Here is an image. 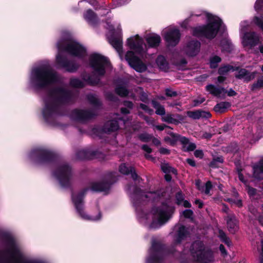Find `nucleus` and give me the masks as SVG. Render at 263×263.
<instances>
[{
  "mask_svg": "<svg viewBox=\"0 0 263 263\" xmlns=\"http://www.w3.org/2000/svg\"><path fill=\"white\" fill-rule=\"evenodd\" d=\"M217 132V128L212 127L210 128L209 132H205L203 134V137L206 139H210Z\"/></svg>",
  "mask_w": 263,
  "mask_h": 263,
  "instance_id": "obj_45",
  "label": "nucleus"
},
{
  "mask_svg": "<svg viewBox=\"0 0 263 263\" xmlns=\"http://www.w3.org/2000/svg\"><path fill=\"white\" fill-rule=\"evenodd\" d=\"M219 236L220 240L226 245H229L230 241L226 234L221 230L219 231Z\"/></svg>",
  "mask_w": 263,
  "mask_h": 263,
  "instance_id": "obj_47",
  "label": "nucleus"
},
{
  "mask_svg": "<svg viewBox=\"0 0 263 263\" xmlns=\"http://www.w3.org/2000/svg\"><path fill=\"white\" fill-rule=\"evenodd\" d=\"M156 63L160 69L165 71L168 70L169 64L164 56L158 55L156 60Z\"/></svg>",
  "mask_w": 263,
  "mask_h": 263,
  "instance_id": "obj_31",
  "label": "nucleus"
},
{
  "mask_svg": "<svg viewBox=\"0 0 263 263\" xmlns=\"http://www.w3.org/2000/svg\"><path fill=\"white\" fill-rule=\"evenodd\" d=\"M47 96L44 100L45 106L42 110V115L47 123L53 125L55 123V116L65 115L60 106L72 102L74 96L70 90L58 86L50 89L48 91Z\"/></svg>",
  "mask_w": 263,
  "mask_h": 263,
  "instance_id": "obj_1",
  "label": "nucleus"
},
{
  "mask_svg": "<svg viewBox=\"0 0 263 263\" xmlns=\"http://www.w3.org/2000/svg\"><path fill=\"white\" fill-rule=\"evenodd\" d=\"M87 99L90 104L95 106L100 107L102 105L99 100L92 94L88 95L87 96Z\"/></svg>",
  "mask_w": 263,
  "mask_h": 263,
  "instance_id": "obj_39",
  "label": "nucleus"
},
{
  "mask_svg": "<svg viewBox=\"0 0 263 263\" xmlns=\"http://www.w3.org/2000/svg\"><path fill=\"white\" fill-rule=\"evenodd\" d=\"M263 87V78L258 79L256 82H254L251 86V89L252 91H255L257 89H260Z\"/></svg>",
  "mask_w": 263,
  "mask_h": 263,
  "instance_id": "obj_46",
  "label": "nucleus"
},
{
  "mask_svg": "<svg viewBox=\"0 0 263 263\" xmlns=\"http://www.w3.org/2000/svg\"><path fill=\"white\" fill-rule=\"evenodd\" d=\"M213 187L211 181H208L205 184V189L204 192L206 195H208L210 193V190Z\"/></svg>",
  "mask_w": 263,
  "mask_h": 263,
  "instance_id": "obj_56",
  "label": "nucleus"
},
{
  "mask_svg": "<svg viewBox=\"0 0 263 263\" xmlns=\"http://www.w3.org/2000/svg\"><path fill=\"white\" fill-rule=\"evenodd\" d=\"M181 34L178 29H174L166 32L164 34V40L168 45L176 46L179 42Z\"/></svg>",
  "mask_w": 263,
  "mask_h": 263,
  "instance_id": "obj_17",
  "label": "nucleus"
},
{
  "mask_svg": "<svg viewBox=\"0 0 263 263\" xmlns=\"http://www.w3.org/2000/svg\"><path fill=\"white\" fill-rule=\"evenodd\" d=\"M141 149L147 154H151L152 152V149L147 144H143L141 147Z\"/></svg>",
  "mask_w": 263,
  "mask_h": 263,
  "instance_id": "obj_63",
  "label": "nucleus"
},
{
  "mask_svg": "<svg viewBox=\"0 0 263 263\" xmlns=\"http://www.w3.org/2000/svg\"><path fill=\"white\" fill-rule=\"evenodd\" d=\"M161 37L158 34L151 35L146 38V41L150 48H157L161 43Z\"/></svg>",
  "mask_w": 263,
  "mask_h": 263,
  "instance_id": "obj_29",
  "label": "nucleus"
},
{
  "mask_svg": "<svg viewBox=\"0 0 263 263\" xmlns=\"http://www.w3.org/2000/svg\"><path fill=\"white\" fill-rule=\"evenodd\" d=\"M153 138V136L152 135L146 133L140 134L138 136L139 139L143 142H148L151 141Z\"/></svg>",
  "mask_w": 263,
  "mask_h": 263,
  "instance_id": "obj_41",
  "label": "nucleus"
},
{
  "mask_svg": "<svg viewBox=\"0 0 263 263\" xmlns=\"http://www.w3.org/2000/svg\"><path fill=\"white\" fill-rule=\"evenodd\" d=\"M222 24V20L218 18L206 25L194 27L192 29V34L198 38L204 37L212 40L217 35Z\"/></svg>",
  "mask_w": 263,
  "mask_h": 263,
  "instance_id": "obj_9",
  "label": "nucleus"
},
{
  "mask_svg": "<svg viewBox=\"0 0 263 263\" xmlns=\"http://www.w3.org/2000/svg\"><path fill=\"white\" fill-rule=\"evenodd\" d=\"M129 174L131 175V177L134 181L138 180L139 179L141 178L137 174L134 167L133 168Z\"/></svg>",
  "mask_w": 263,
  "mask_h": 263,
  "instance_id": "obj_58",
  "label": "nucleus"
},
{
  "mask_svg": "<svg viewBox=\"0 0 263 263\" xmlns=\"http://www.w3.org/2000/svg\"><path fill=\"white\" fill-rule=\"evenodd\" d=\"M123 104L125 107H126L128 109H132L134 106V104L133 102L130 101H124L123 102Z\"/></svg>",
  "mask_w": 263,
  "mask_h": 263,
  "instance_id": "obj_61",
  "label": "nucleus"
},
{
  "mask_svg": "<svg viewBox=\"0 0 263 263\" xmlns=\"http://www.w3.org/2000/svg\"><path fill=\"white\" fill-rule=\"evenodd\" d=\"M259 42V37L255 32L245 33L242 41L245 47H250V48H252L256 46Z\"/></svg>",
  "mask_w": 263,
  "mask_h": 263,
  "instance_id": "obj_18",
  "label": "nucleus"
},
{
  "mask_svg": "<svg viewBox=\"0 0 263 263\" xmlns=\"http://www.w3.org/2000/svg\"><path fill=\"white\" fill-rule=\"evenodd\" d=\"M187 62L186 60L184 58H182L181 60H180L179 61L176 62V65L180 66H185V65L187 64Z\"/></svg>",
  "mask_w": 263,
  "mask_h": 263,
  "instance_id": "obj_64",
  "label": "nucleus"
},
{
  "mask_svg": "<svg viewBox=\"0 0 263 263\" xmlns=\"http://www.w3.org/2000/svg\"><path fill=\"white\" fill-rule=\"evenodd\" d=\"M189 251L193 261L195 263H211L214 260V251L211 248H206L200 240L192 242Z\"/></svg>",
  "mask_w": 263,
  "mask_h": 263,
  "instance_id": "obj_7",
  "label": "nucleus"
},
{
  "mask_svg": "<svg viewBox=\"0 0 263 263\" xmlns=\"http://www.w3.org/2000/svg\"><path fill=\"white\" fill-rule=\"evenodd\" d=\"M134 167L130 166L128 167L124 163H121L119 168V172L124 175H129Z\"/></svg>",
  "mask_w": 263,
  "mask_h": 263,
  "instance_id": "obj_40",
  "label": "nucleus"
},
{
  "mask_svg": "<svg viewBox=\"0 0 263 263\" xmlns=\"http://www.w3.org/2000/svg\"><path fill=\"white\" fill-rule=\"evenodd\" d=\"M109 43L117 52H120L122 51L123 43L121 36H111L109 39Z\"/></svg>",
  "mask_w": 263,
  "mask_h": 263,
  "instance_id": "obj_25",
  "label": "nucleus"
},
{
  "mask_svg": "<svg viewBox=\"0 0 263 263\" xmlns=\"http://www.w3.org/2000/svg\"><path fill=\"white\" fill-rule=\"evenodd\" d=\"M53 174L62 187L68 189L71 187L72 170L71 166L68 163H64L59 165Z\"/></svg>",
  "mask_w": 263,
  "mask_h": 263,
  "instance_id": "obj_12",
  "label": "nucleus"
},
{
  "mask_svg": "<svg viewBox=\"0 0 263 263\" xmlns=\"http://www.w3.org/2000/svg\"><path fill=\"white\" fill-rule=\"evenodd\" d=\"M194 214L193 211L191 209H186L182 212V215L185 218H192Z\"/></svg>",
  "mask_w": 263,
  "mask_h": 263,
  "instance_id": "obj_54",
  "label": "nucleus"
},
{
  "mask_svg": "<svg viewBox=\"0 0 263 263\" xmlns=\"http://www.w3.org/2000/svg\"><path fill=\"white\" fill-rule=\"evenodd\" d=\"M89 65L97 76L93 77L88 73H83L81 77L83 80L89 85L96 86L101 81L100 77L105 74L106 68L110 65V62L107 57L98 53H94L90 55Z\"/></svg>",
  "mask_w": 263,
  "mask_h": 263,
  "instance_id": "obj_6",
  "label": "nucleus"
},
{
  "mask_svg": "<svg viewBox=\"0 0 263 263\" xmlns=\"http://www.w3.org/2000/svg\"><path fill=\"white\" fill-rule=\"evenodd\" d=\"M221 61V58L217 55L212 58L210 60V65L211 68H216L217 67V64Z\"/></svg>",
  "mask_w": 263,
  "mask_h": 263,
  "instance_id": "obj_48",
  "label": "nucleus"
},
{
  "mask_svg": "<svg viewBox=\"0 0 263 263\" xmlns=\"http://www.w3.org/2000/svg\"><path fill=\"white\" fill-rule=\"evenodd\" d=\"M119 128V123L117 120H111L107 122L104 126V131L107 133L116 132Z\"/></svg>",
  "mask_w": 263,
  "mask_h": 263,
  "instance_id": "obj_30",
  "label": "nucleus"
},
{
  "mask_svg": "<svg viewBox=\"0 0 263 263\" xmlns=\"http://www.w3.org/2000/svg\"><path fill=\"white\" fill-rule=\"evenodd\" d=\"M186 114L189 118L194 120H199L201 118L209 119L212 117V115L209 111H206L202 109L187 111Z\"/></svg>",
  "mask_w": 263,
  "mask_h": 263,
  "instance_id": "obj_22",
  "label": "nucleus"
},
{
  "mask_svg": "<svg viewBox=\"0 0 263 263\" xmlns=\"http://www.w3.org/2000/svg\"><path fill=\"white\" fill-rule=\"evenodd\" d=\"M255 20L256 24L259 27H260L263 31V20H262L261 18H260L256 16L255 17Z\"/></svg>",
  "mask_w": 263,
  "mask_h": 263,
  "instance_id": "obj_59",
  "label": "nucleus"
},
{
  "mask_svg": "<svg viewBox=\"0 0 263 263\" xmlns=\"http://www.w3.org/2000/svg\"><path fill=\"white\" fill-rule=\"evenodd\" d=\"M201 44L197 40H191L186 44L185 47L186 54L191 57L197 55L200 50Z\"/></svg>",
  "mask_w": 263,
  "mask_h": 263,
  "instance_id": "obj_19",
  "label": "nucleus"
},
{
  "mask_svg": "<svg viewBox=\"0 0 263 263\" xmlns=\"http://www.w3.org/2000/svg\"><path fill=\"white\" fill-rule=\"evenodd\" d=\"M85 19L90 24H95L97 21V16L95 12L89 9L84 14Z\"/></svg>",
  "mask_w": 263,
  "mask_h": 263,
  "instance_id": "obj_32",
  "label": "nucleus"
},
{
  "mask_svg": "<svg viewBox=\"0 0 263 263\" xmlns=\"http://www.w3.org/2000/svg\"><path fill=\"white\" fill-rule=\"evenodd\" d=\"M117 180L116 173L110 172L107 174L106 179L101 181L91 182L90 189L95 192H107Z\"/></svg>",
  "mask_w": 263,
  "mask_h": 263,
  "instance_id": "obj_13",
  "label": "nucleus"
},
{
  "mask_svg": "<svg viewBox=\"0 0 263 263\" xmlns=\"http://www.w3.org/2000/svg\"><path fill=\"white\" fill-rule=\"evenodd\" d=\"M224 158L222 156L213 157L212 160L209 163V166L212 168H218L219 163H223Z\"/></svg>",
  "mask_w": 263,
  "mask_h": 263,
  "instance_id": "obj_37",
  "label": "nucleus"
},
{
  "mask_svg": "<svg viewBox=\"0 0 263 263\" xmlns=\"http://www.w3.org/2000/svg\"><path fill=\"white\" fill-rule=\"evenodd\" d=\"M100 153L98 151H90L89 149H82L78 151L76 154L78 160H91L97 158Z\"/></svg>",
  "mask_w": 263,
  "mask_h": 263,
  "instance_id": "obj_20",
  "label": "nucleus"
},
{
  "mask_svg": "<svg viewBox=\"0 0 263 263\" xmlns=\"http://www.w3.org/2000/svg\"><path fill=\"white\" fill-rule=\"evenodd\" d=\"M233 68V66L230 65L221 66L218 70V73L220 75H225Z\"/></svg>",
  "mask_w": 263,
  "mask_h": 263,
  "instance_id": "obj_43",
  "label": "nucleus"
},
{
  "mask_svg": "<svg viewBox=\"0 0 263 263\" xmlns=\"http://www.w3.org/2000/svg\"><path fill=\"white\" fill-rule=\"evenodd\" d=\"M155 128L157 130H158L159 131H162L164 129H166V128H169V129L171 128V129H172V128H171L170 126H169L168 125H166L165 124H160V125H156L155 126Z\"/></svg>",
  "mask_w": 263,
  "mask_h": 263,
  "instance_id": "obj_60",
  "label": "nucleus"
},
{
  "mask_svg": "<svg viewBox=\"0 0 263 263\" xmlns=\"http://www.w3.org/2000/svg\"><path fill=\"white\" fill-rule=\"evenodd\" d=\"M194 156L196 158H199L201 159L203 157L204 154L202 150L197 149L194 152Z\"/></svg>",
  "mask_w": 263,
  "mask_h": 263,
  "instance_id": "obj_62",
  "label": "nucleus"
},
{
  "mask_svg": "<svg viewBox=\"0 0 263 263\" xmlns=\"http://www.w3.org/2000/svg\"><path fill=\"white\" fill-rule=\"evenodd\" d=\"M231 129V126L229 124H224L222 127L217 129L218 134H221L222 133H227Z\"/></svg>",
  "mask_w": 263,
  "mask_h": 263,
  "instance_id": "obj_50",
  "label": "nucleus"
},
{
  "mask_svg": "<svg viewBox=\"0 0 263 263\" xmlns=\"http://www.w3.org/2000/svg\"><path fill=\"white\" fill-rule=\"evenodd\" d=\"M152 104L153 107L156 109L155 113L160 116H163L165 114V109L164 106L160 104V103L155 100H152Z\"/></svg>",
  "mask_w": 263,
  "mask_h": 263,
  "instance_id": "obj_35",
  "label": "nucleus"
},
{
  "mask_svg": "<svg viewBox=\"0 0 263 263\" xmlns=\"http://www.w3.org/2000/svg\"><path fill=\"white\" fill-rule=\"evenodd\" d=\"M57 81V72L49 65H42L31 70L30 84L35 90L46 89Z\"/></svg>",
  "mask_w": 263,
  "mask_h": 263,
  "instance_id": "obj_4",
  "label": "nucleus"
},
{
  "mask_svg": "<svg viewBox=\"0 0 263 263\" xmlns=\"http://www.w3.org/2000/svg\"><path fill=\"white\" fill-rule=\"evenodd\" d=\"M190 235V232L188 229L184 225L180 226L176 231L175 243L176 245L180 244L183 240H185Z\"/></svg>",
  "mask_w": 263,
  "mask_h": 263,
  "instance_id": "obj_21",
  "label": "nucleus"
},
{
  "mask_svg": "<svg viewBox=\"0 0 263 263\" xmlns=\"http://www.w3.org/2000/svg\"><path fill=\"white\" fill-rule=\"evenodd\" d=\"M29 158L34 163L43 165L55 162L57 159V156L48 149L36 148L30 152Z\"/></svg>",
  "mask_w": 263,
  "mask_h": 263,
  "instance_id": "obj_11",
  "label": "nucleus"
},
{
  "mask_svg": "<svg viewBox=\"0 0 263 263\" xmlns=\"http://www.w3.org/2000/svg\"><path fill=\"white\" fill-rule=\"evenodd\" d=\"M176 252L174 246L168 247L159 241H153L146 263H164L166 256L174 255Z\"/></svg>",
  "mask_w": 263,
  "mask_h": 263,
  "instance_id": "obj_8",
  "label": "nucleus"
},
{
  "mask_svg": "<svg viewBox=\"0 0 263 263\" xmlns=\"http://www.w3.org/2000/svg\"><path fill=\"white\" fill-rule=\"evenodd\" d=\"M174 210V208L170 206L166 202H162L161 205L152 209L154 215H158V222L161 224L164 223L170 218V213H173Z\"/></svg>",
  "mask_w": 263,
  "mask_h": 263,
  "instance_id": "obj_15",
  "label": "nucleus"
},
{
  "mask_svg": "<svg viewBox=\"0 0 263 263\" xmlns=\"http://www.w3.org/2000/svg\"><path fill=\"white\" fill-rule=\"evenodd\" d=\"M247 193L252 200L254 199L257 194V189L251 186H248L247 188Z\"/></svg>",
  "mask_w": 263,
  "mask_h": 263,
  "instance_id": "obj_49",
  "label": "nucleus"
},
{
  "mask_svg": "<svg viewBox=\"0 0 263 263\" xmlns=\"http://www.w3.org/2000/svg\"><path fill=\"white\" fill-rule=\"evenodd\" d=\"M161 168L162 171L164 173L167 174V173H171V168H172V167L168 165V164H164L161 165Z\"/></svg>",
  "mask_w": 263,
  "mask_h": 263,
  "instance_id": "obj_57",
  "label": "nucleus"
},
{
  "mask_svg": "<svg viewBox=\"0 0 263 263\" xmlns=\"http://www.w3.org/2000/svg\"><path fill=\"white\" fill-rule=\"evenodd\" d=\"M205 90L212 96L219 98L223 92H227V90L222 87H217L213 84L207 85L205 87Z\"/></svg>",
  "mask_w": 263,
  "mask_h": 263,
  "instance_id": "obj_23",
  "label": "nucleus"
},
{
  "mask_svg": "<svg viewBox=\"0 0 263 263\" xmlns=\"http://www.w3.org/2000/svg\"><path fill=\"white\" fill-rule=\"evenodd\" d=\"M227 224L230 233L234 234L237 231V220L234 215L228 216Z\"/></svg>",
  "mask_w": 263,
  "mask_h": 263,
  "instance_id": "obj_27",
  "label": "nucleus"
},
{
  "mask_svg": "<svg viewBox=\"0 0 263 263\" xmlns=\"http://www.w3.org/2000/svg\"><path fill=\"white\" fill-rule=\"evenodd\" d=\"M255 9L256 11H260L263 9V0H257L254 5Z\"/></svg>",
  "mask_w": 263,
  "mask_h": 263,
  "instance_id": "obj_55",
  "label": "nucleus"
},
{
  "mask_svg": "<svg viewBox=\"0 0 263 263\" xmlns=\"http://www.w3.org/2000/svg\"><path fill=\"white\" fill-rule=\"evenodd\" d=\"M57 46L59 50L55 60L57 68L65 69L70 73L76 72L80 65L74 61L68 60L62 52H66L72 56L83 59L87 55L86 48L71 37L62 38L58 42Z\"/></svg>",
  "mask_w": 263,
  "mask_h": 263,
  "instance_id": "obj_2",
  "label": "nucleus"
},
{
  "mask_svg": "<svg viewBox=\"0 0 263 263\" xmlns=\"http://www.w3.org/2000/svg\"><path fill=\"white\" fill-rule=\"evenodd\" d=\"M0 239L6 247L5 250H0V263H44L25 259L15 239L9 233L0 232Z\"/></svg>",
  "mask_w": 263,
  "mask_h": 263,
  "instance_id": "obj_3",
  "label": "nucleus"
},
{
  "mask_svg": "<svg viewBox=\"0 0 263 263\" xmlns=\"http://www.w3.org/2000/svg\"><path fill=\"white\" fill-rule=\"evenodd\" d=\"M235 77L237 79H243L244 81L248 82L254 78V75L251 73L248 70L241 68L237 73L235 74Z\"/></svg>",
  "mask_w": 263,
  "mask_h": 263,
  "instance_id": "obj_24",
  "label": "nucleus"
},
{
  "mask_svg": "<svg viewBox=\"0 0 263 263\" xmlns=\"http://www.w3.org/2000/svg\"><path fill=\"white\" fill-rule=\"evenodd\" d=\"M165 142L169 143L171 146H175L178 141L182 144V150L184 152H191L194 151L196 145L194 143H189L187 138L174 133H170V136L164 137Z\"/></svg>",
  "mask_w": 263,
  "mask_h": 263,
  "instance_id": "obj_14",
  "label": "nucleus"
},
{
  "mask_svg": "<svg viewBox=\"0 0 263 263\" xmlns=\"http://www.w3.org/2000/svg\"><path fill=\"white\" fill-rule=\"evenodd\" d=\"M139 108L143 110L149 115H152L154 114L153 109L150 108L147 105L144 104L140 103L139 104Z\"/></svg>",
  "mask_w": 263,
  "mask_h": 263,
  "instance_id": "obj_51",
  "label": "nucleus"
},
{
  "mask_svg": "<svg viewBox=\"0 0 263 263\" xmlns=\"http://www.w3.org/2000/svg\"><path fill=\"white\" fill-rule=\"evenodd\" d=\"M165 95L167 97H176L178 95V93L176 91H174L171 88H166L165 90Z\"/></svg>",
  "mask_w": 263,
  "mask_h": 263,
  "instance_id": "obj_52",
  "label": "nucleus"
},
{
  "mask_svg": "<svg viewBox=\"0 0 263 263\" xmlns=\"http://www.w3.org/2000/svg\"><path fill=\"white\" fill-rule=\"evenodd\" d=\"M175 199V203L178 205H181L184 200V194L181 190L176 193Z\"/></svg>",
  "mask_w": 263,
  "mask_h": 263,
  "instance_id": "obj_42",
  "label": "nucleus"
},
{
  "mask_svg": "<svg viewBox=\"0 0 263 263\" xmlns=\"http://www.w3.org/2000/svg\"><path fill=\"white\" fill-rule=\"evenodd\" d=\"M162 120L163 121L167 122L169 124H178L179 123V121L178 120L173 118L172 115L171 114H167L166 116L163 117Z\"/></svg>",
  "mask_w": 263,
  "mask_h": 263,
  "instance_id": "obj_44",
  "label": "nucleus"
},
{
  "mask_svg": "<svg viewBox=\"0 0 263 263\" xmlns=\"http://www.w3.org/2000/svg\"><path fill=\"white\" fill-rule=\"evenodd\" d=\"M69 84L71 87L76 88H82L85 87L84 82L78 78L70 79Z\"/></svg>",
  "mask_w": 263,
  "mask_h": 263,
  "instance_id": "obj_38",
  "label": "nucleus"
},
{
  "mask_svg": "<svg viewBox=\"0 0 263 263\" xmlns=\"http://www.w3.org/2000/svg\"><path fill=\"white\" fill-rule=\"evenodd\" d=\"M88 190V188L85 187L83 189L77 194H74L73 191L71 192V200L74 205L77 213L83 219L87 220L97 221L101 219L102 214L100 212H99L98 215L95 217H91V216L86 214L84 210V201L85 195Z\"/></svg>",
  "mask_w": 263,
  "mask_h": 263,
  "instance_id": "obj_10",
  "label": "nucleus"
},
{
  "mask_svg": "<svg viewBox=\"0 0 263 263\" xmlns=\"http://www.w3.org/2000/svg\"><path fill=\"white\" fill-rule=\"evenodd\" d=\"M143 40L138 34L130 37L127 40V45L132 50L127 51L125 55V59L129 66L137 72L140 73L145 72L147 67L135 55V53L140 55L143 54Z\"/></svg>",
  "mask_w": 263,
  "mask_h": 263,
  "instance_id": "obj_5",
  "label": "nucleus"
},
{
  "mask_svg": "<svg viewBox=\"0 0 263 263\" xmlns=\"http://www.w3.org/2000/svg\"><path fill=\"white\" fill-rule=\"evenodd\" d=\"M253 176L259 180L263 179V159H261L257 164L253 167Z\"/></svg>",
  "mask_w": 263,
  "mask_h": 263,
  "instance_id": "obj_26",
  "label": "nucleus"
},
{
  "mask_svg": "<svg viewBox=\"0 0 263 263\" xmlns=\"http://www.w3.org/2000/svg\"><path fill=\"white\" fill-rule=\"evenodd\" d=\"M115 92L121 97H126L129 95V91L123 84H117L115 89Z\"/></svg>",
  "mask_w": 263,
  "mask_h": 263,
  "instance_id": "obj_33",
  "label": "nucleus"
},
{
  "mask_svg": "<svg viewBox=\"0 0 263 263\" xmlns=\"http://www.w3.org/2000/svg\"><path fill=\"white\" fill-rule=\"evenodd\" d=\"M231 104L229 102H221L217 103L214 107L215 111L219 113H223L226 111V109L230 107Z\"/></svg>",
  "mask_w": 263,
  "mask_h": 263,
  "instance_id": "obj_34",
  "label": "nucleus"
},
{
  "mask_svg": "<svg viewBox=\"0 0 263 263\" xmlns=\"http://www.w3.org/2000/svg\"><path fill=\"white\" fill-rule=\"evenodd\" d=\"M95 116L92 111L79 109L72 110L70 115L72 119L81 122L87 121L94 118Z\"/></svg>",
  "mask_w": 263,
  "mask_h": 263,
  "instance_id": "obj_16",
  "label": "nucleus"
},
{
  "mask_svg": "<svg viewBox=\"0 0 263 263\" xmlns=\"http://www.w3.org/2000/svg\"><path fill=\"white\" fill-rule=\"evenodd\" d=\"M106 99L110 101L116 102L118 98L111 92H108L105 94Z\"/></svg>",
  "mask_w": 263,
  "mask_h": 263,
  "instance_id": "obj_53",
  "label": "nucleus"
},
{
  "mask_svg": "<svg viewBox=\"0 0 263 263\" xmlns=\"http://www.w3.org/2000/svg\"><path fill=\"white\" fill-rule=\"evenodd\" d=\"M133 193L135 195L134 200L136 204L140 203L144 197L145 198H148V196L145 194L143 191L137 186L134 187Z\"/></svg>",
  "mask_w": 263,
  "mask_h": 263,
  "instance_id": "obj_28",
  "label": "nucleus"
},
{
  "mask_svg": "<svg viewBox=\"0 0 263 263\" xmlns=\"http://www.w3.org/2000/svg\"><path fill=\"white\" fill-rule=\"evenodd\" d=\"M239 151V146L235 142H231L228 146L224 147V152L227 153L237 154Z\"/></svg>",
  "mask_w": 263,
  "mask_h": 263,
  "instance_id": "obj_36",
  "label": "nucleus"
}]
</instances>
